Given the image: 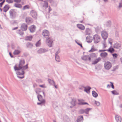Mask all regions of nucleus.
<instances>
[{"instance_id": "obj_1", "label": "nucleus", "mask_w": 122, "mask_h": 122, "mask_svg": "<svg viewBox=\"0 0 122 122\" xmlns=\"http://www.w3.org/2000/svg\"><path fill=\"white\" fill-rule=\"evenodd\" d=\"M25 61L24 59H20L18 65H16L14 66V68L15 71H16V73L18 75H22L24 74V71L28 68V64L24 66Z\"/></svg>"}, {"instance_id": "obj_2", "label": "nucleus", "mask_w": 122, "mask_h": 122, "mask_svg": "<svg viewBox=\"0 0 122 122\" xmlns=\"http://www.w3.org/2000/svg\"><path fill=\"white\" fill-rule=\"evenodd\" d=\"M37 98L38 100L40 102L37 103L38 105L41 106L45 103L46 101L45 99L43 98L42 96L41 95L38 94Z\"/></svg>"}, {"instance_id": "obj_3", "label": "nucleus", "mask_w": 122, "mask_h": 122, "mask_svg": "<svg viewBox=\"0 0 122 122\" xmlns=\"http://www.w3.org/2000/svg\"><path fill=\"white\" fill-rule=\"evenodd\" d=\"M53 40L51 37H49L46 38V44L49 46L51 47L52 46Z\"/></svg>"}, {"instance_id": "obj_4", "label": "nucleus", "mask_w": 122, "mask_h": 122, "mask_svg": "<svg viewBox=\"0 0 122 122\" xmlns=\"http://www.w3.org/2000/svg\"><path fill=\"white\" fill-rule=\"evenodd\" d=\"M111 63L108 61H106L104 65V67L105 69L107 70L110 69L112 67Z\"/></svg>"}, {"instance_id": "obj_5", "label": "nucleus", "mask_w": 122, "mask_h": 122, "mask_svg": "<svg viewBox=\"0 0 122 122\" xmlns=\"http://www.w3.org/2000/svg\"><path fill=\"white\" fill-rule=\"evenodd\" d=\"M94 42L95 44L99 43L101 41V37L99 35L96 34L93 36Z\"/></svg>"}, {"instance_id": "obj_6", "label": "nucleus", "mask_w": 122, "mask_h": 122, "mask_svg": "<svg viewBox=\"0 0 122 122\" xmlns=\"http://www.w3.org/2000/svg\"><path fill=\"white\" fill-rule=\"evenodd\" d=\"M10 17L12 19L15 17V12L14 9L11 10L9 11Z\"/></svg>"}, {"instance_id": "obj_7", "label": "nucleus", "mask_w": 122, "mask_h": 122, "mask_svg": "<svg viewBox=\"0 0 122 122\" xmlns=\"http://www.w3.org/2000/svg\"><path fill=\"white\" fill-rule=\"evenodd\" d=\"M43 36L46 38L49 37L50 34L49 31L46 30H44L42 32Z\"/></svg>"}, {"instance_id": "obj_8", "label": "nucleus", "mask_w": 122, "mask_h": 122, "mask_svg": "<svg viewBox=\"0 0 122 122\" xmlns=\"http://www.w3.org/2000/svg\"><path fill=\"white\" fill-rule=\"evenodd\" d=\"M21 52V49L19 46L17 47V49H15L13 52V53L15 55H18L20 54Z\"/></svg>"}, {"instance_id": "obj_9", "label": "nucleus", "mask_w": 122, "mask_h": 122, "mask_svg": "<svg viewBox=\"0 0 122 122\" xmlns=\"http://www.w3.org/2000/svg\"><path fill=\"white\" fill-rule=\"evenodd\" d=\"M102 36L104 40H106L108 37V34L106 32L103 31L102 32Z\"/></svg>"}, {"instance_id": "obj_10", "label": "nucleus", "mask_w": 122, "mask_h": 122, "mask_svg": "<svg viewBox=\"0 0 122 122\" xmlns=\"http://www.w3.org/2000/svg\"><path fill=\"white\" fill-rule=\"evenodd\" d=\"M29 29L31 32L33 33L35 31L36 27L35 25H32L29 27Z\"/></svg>"}, {"instance_id": "obj_11", "label": "nucleus", "mask_w": 122, "mask_h": 122, "mask_svg": "<svg viewBox=\"0 0 122 122\" xmlns=\"http://www.w3.org/2000/svg\"><path fill=\"white\" fill-rule=\"evenodd\" d=\"M30 14L33 18L35 19L36 18L37 14L36 11L32 10L31 11Z\"/></svg>"}, {"instance_id": "obj_12", "label": "nucleus", "mask_w": 122, "mask_h": 122, "mask_svg": "<svg viewBox=\"0 0 122 122\" xmlns=\"http://www.w3.org/2000/svg\"><path fill=\"white\" fill-rule=\"evenodd\" d=\"M48 50L45 49L41 48L37 51V53L39 54H41L46 52Z\"/></svg>"}, {"instance_id": "obj_13", "label": "nucleus", "mask_w": 122, "mask_h": 122, "mask_svg": "<svg viewBox=\"0 0 122 122\" xmlns=\"http://www.w3.org/2000/svg\"><path fill=\"white\" fill-rule=\"evenodd\" d=\"M81 58L82 60L84 61H86L88 59V60L90 61L91 59V57H89V56H84L81 57Z\"/></svg>"}, {"instance_id": "obj_14", "label": "nucleus", "mask_w": 122, "mask_h": 122, "mask_svg": "<svg viewBox=\"0 0 122 122\" xmlns=\"http://www.w3.org/2000/svg\"><path fill=\"white\" fill-rule=\"evenodd\" d=\"M27 25L25 24H22L21 26V29L23 31H25L27 29Z\"/></svg>"}, {"instance_id": "obj_15", "label": "nucleus", "mask_w": 122, "mask_h": 122, "mask_svg": "<svg viewBox=\"0 0 122 122\" xmlns=\"http://www.w3.org/2000/svg\"><path fill=\"white\" fill-rule=\"evenodd\" d=\"M93 39V38L89 36H87L86 38V41L87 42H91Z\"/></svg>"}, {"instance_id": "obj_16", "label": "nucleus", "mask_w": 122, "mask_h": 122, "mask_svg": "<svg viewBox=\"0 0 122 122\" xmlns=\"http://www.w3.org/2000/svg\"><path fill=\"white\" fill-rule=\"evenodd\" d=\"M76 102V99H72V101L71 102V105L72 106H70V107L72 108L76 105L75 103Z\"/></svg>"}, {"instance_id": "obj_17", "label": "nucleus", "mask_w": 122, "mask_h": 122, "mask_svg": "<svg viewBox=\"0 0 122 122\" xmlns=\"http://www.w3.org/2000/svg\"><path fill=\"white\" fill-rule=\"evenodd\" d=\"M91 33V31L90 29L87 28L86 29L85 32V35H90Z\"/></svg>"}, {"instance_id": "obj_18", "label": "nucleus", "mask_w": 122, "mask_h": 122, "mask_svg": "<svg viewBox=\"0 0 122 122\" xmlns=\"http://www.w3.org/2000/svg\"><path fill=\"white\" fill-rule=\"evenodd\" d=\"M78 100L79 102H79L78 103V104L79 105H82L85 104L88 105V104L86 102H82V101H83V100L82 99L80 100L78 99Z\"/></svg>"}, {"instance_id": "obj_19", "label": "nucleus", "mask_w": 122, "mask_h": 122, "mask_svg": "<svg viewBox=\"0 0 122 122\" xmlns=\"http://www.w3.org/2000/svg\"><path fill=\"white\" fill-rule=\"evenodd\" d=\"M77 26L78 28L82 30H84L85 29V26L81 24H77Z\"/></svg>"}, {"instance_id": "obj_20", "label": "nucleus", "mask_w": 122, "mask_h": 122, "mask_svg": "<svg viewBox=\"0 0 122 122\" xmlns=\"http://www.w3.org/2000/svg\"><path fill=\"white\" fill-rule=\"evenodd\" d=\"M115 119L117 122H121V118L120 116L118 115H116L115 116Z\"/></svg>"}, {"instance_id": "obj_21", "label": "nucleus", "mask_w": 122, "mask_h": 122, "mask_svg": "<svg viewBox=\"0 0 122 122\" xmlns=\"http://www.w3.org/2000/svg\"><path fill=\"white\" fill-rule=\"evenodd\" d=\"M26 21L27 23L29 24L32 22V20L31 18L27 17L26 18Z\"/></svg>"}, {"instance_id": "obj_22", "label": "nucleus", "mask_w": 122, "mask_h": 122, "mask_svg": "<svg viewBox=\"0 0 122 122\" xmlns=\"http://www.w3.org/2000/svg\"><path fill=\"white\" fill-rule=\"evenodd\" d=\"M41 5L43 7L47 8L48 7V4L47 2L46 1H44L41 3Z\"/></svg>"}, {"instance_id": "obj_23", "label": "nucleus", "mask_w": 122, "mask_h": 122, "mask_svg": "<svg viewBox=\"0 0 122 122\" xmlns=\"http://www.w3.org/2000/svg\"><path fill=\"white\" fill-rule=\"evenodd\" d=\"M10 8L9 6V5H6L3 8L4 11L5 12H6L7 11L9 10Z\"/></svg>"}, {"instance_id": "obj_24", "label": "nucleus", "mask_w": 122, "mask_h": 122, "mask_svg": "<svg viewBox=\"0 0 122 122\" xmlns=\"http://www.w3.org/2000/svg\"><path fill=\"white\" fill-rule=\"evenodd\" d=\"M48 81L49 83L51 85H53L54 84H55V82L53 80H51L50 79H48Z\"/></svg>"}, {"instance_id": "obj_25", "label": "nucleus", "mask_w": 122, "mask_h": 122, "mask_svg": "<svg viewBox=\"0 0 122 122\" xmlns=\"http://www.w3.org/2000/svg\"><path fill=\"white\" fill-rule=\"evenodd\" d=\"M107 56V54L106 52H102L101 53L100 56L103 58L106 57Z\"/></svg>"}, {"instance_id": "obj_26", "label": "nucleus", "mask_w": 122, "mask_h": 122, "mask_svg": "<svg viewBox=\"0 0 122 122\" xmlns=\"http://www.w3.org/2000/svg\"><path fill=\"white\" fill-rule=\"evenodd\" d=\"M91 89V88L89 86H87L84 87V91L87 93H88L89 92V90Z\"/></svg>"}, {"instance_id": "obj_27", "label": "nucleus", "mask_w": 122, "mask_h": 122, "mask_svg": "<svg viewBox=\"0 0 122 122\" xmlns=\"http://www.w3.org/2000/svg\"><path fill=\"white\" fill-rule=\"evenodd\" d=\"M83 121V117L82 116H79L78 118L77 122H82Z\"/></svg>"}, {"instance_id": "obj_28", "label": "nucleus", "mask_w": 122, "mask_h": 122, "mask_svg": "<svg viewBox=\"0 0 122 122\" xmlns=\"http://www.w3.org/2000/svg\"><path fill=\"white\" fill-rule=\"evenodd\" d=\"M113 47L114 48L118 49L120 47V45L119 44L117 43L114 44Z\"/></svg>"}, {"instance_id": "obj_29", "label": "nucleus", "mask_w": 122, "mask_h": 122, "mask_svg": "<svg viewBox=\"0 0 122 122\" xmlns=\"http://www.w3.org/2000/svg\"><path fill=\"white\" fill-rule=\"evenodd\" d=\"M101 60V58L100 57H99L97 59L95 60L92 63V64H96L99 61Z\"/></svg>"}, {"instance_id": "obj_30", "label": "nucleus", "mask_w": 122, "mask_h": 122, "mask_svg": "<svg viewBox=\"0 0 122 122\" xmlns=\"http://www.w3.org/2000/svg\"><path fill=\"white\" fill-rule=\"evenodd\" d=\"M107 51L108 52H110L111 53H112L114 51V50L112 47V46H111L107 50Z\"/></svg>"}, {"instance_id": "obj_31", "label": "nucleus", "mask_w": 122, "mask_h": 122, "mask_svg": "<svg viewBox=\"0 0 122 122\" xmlns=\"http://www.w3.org/2000/svg\"><path fill=\"white\" fill-rule=\"evenodd\" d=\"M14 6L16 7L19 8H21L22 6L21 4L19 3H15L14 4Z\"/></svg>"}, {"instance_id": "obj_32", "label": "nucleus", "mask_w": 122, "mask_h": 122, "mask_svg": "<svg viewBox=\"0 0 122 122\" xmlns=\"http://www.w3.org/2000/svg\"><path fill=\"white\" fill-rule=\"evenodd\" d=\"M92 94L93 96L95 98L97 97L98 96V95L94 91H92Z\"/></svg>"}, {"instance_id": "obj_33", "label": "nucleus", "mask_w": 122, "mask_h": 122, "mask_svg": "<svg viewBox=\"0 0 122 122\" xmlns=\"http://www.w3.org/2000/svg\"><path fill=\"white\" fill-rule=\"evenodd\" d=\"M32 38V36L26 37L25 39L26 40L31 41Z\"/></svg>"}, {"instance_id": "obj_34", "label": "nucleus", "mask_w": 122, "mask_h": 122, "mask_svg": "<svg viewBox=\"0 0 122 122\" xmlns=\"http://www.w3.org/2000/svg\"><path fill=\"white\" fill-rule=\"evenodd\" d=\"M26 46L27 47L31 48L33 46V45L32 43L28 42L26 44Z\"/></svg>"}, {"instance_id": "obj_35", "label": "nucleus", "mask_w": 122, "mask_h": 122, "mask_svg": "<svg viewBox=\"0 0 122 122\" xmlns=\"http://www.w3.org/2000/svg\"><path fill=\"white\" fill-rule=\"evenodd\" d=\"M92 108H87L85 109V113L87 114H88L89 112L92 110Z\"/></svg>"}, {"instance_id": "obj_36", "label": "nucleus", "mask_w": 122, "mask_h": 122, "mask_svg": "<svg viewBox=\"0 0 122 122\" xmlns=\"http://www.w3.org/2000/svg\"><path fill=\"white\" fill-rule=\"evenodd\" d=\"M55 59L57 61L59 62L60 61V57L59 55L55 56Z\"/></svg>"}, {"instance_id": "obj_37", "label": "nucleus", "mask_w": 122, "mask_h": 122, "mask_svg": "<svg viewBox=\"0 0 122 122\" xmlns=\"http://www.w3.org/2000/svg\"><path fill=\"white\" fill-rule=\"evenodd\" d=\"M24 74H23L22 75H18L17 74V76L18 77V78L21 79L23 78L24 77Z\"/></svg>"}, {"instance_id": "obj_38", "label": "nucleus", "mask_w": 122, "mask_h": 122, "mask_svg": "<svg viewBox=\"0 0 122 122\" xmlns=\"http://www.w3.org/2000/svg\"><path fill=\"white\" fill-rule=\"evenodd\" d=\"M111 92L114 95H118V93L115 90L112 91Z\"/></svg>"}, {"instance_id": "obj_39", "label": "nucleus", "mask_w": 122, "mask_h": 122, "mask_svg": "<svg viewBox=\"0 0 122 122\" xmlns=\"http://www.w3.org/2000/svg\"><path fill=\"white\" fill-rule=\"evenodd\" d=\"M122 7V0H121V1L119 3V5L118 6V8H121Z\"/></svg>"}, {"instance_id": "obj_40", "label": "nucleus", "mask_w": 122, "mask_h": 122, "mask_svg": "<svg viewBox=\"0 0 122 122\" xmlns=\"http://www.w3.org/2000/svg\"><path fill=\"white\" fill-rule=\"evenodd\" d=\"M29 6L28 5H25L24 6L23 8V10H24L26 9H28L29 8Z\"/></svg>"}, {"instance_id": "obj_41", "label": "nucleus", "mask_w": 122, "mask_h": 122, "mask_svg": "<svg viewBox=\"0 0 122 122\" xmlns=\"http://www.w3.org/2000/svg\"><path fill=\"white\" fill-rule=\"evenodd\" d=\"M85 110L83 109H81L79 111V112L81 114H82L85 113Z\"/></svg>"}, {"instance_id": "obj_42", "label": "nucleus", "mask_w": 122, "mask_h": 122, "mask_svg": "<svg viewBox=\"0 0 122 122\" xmlns=\"http://www.w3.org/2000/svg\"><path fill=\"white\" fill-rule=\"evenodd\" d=\"M75 42L77 44L79 45L81 47H82V46L81 43H80L79 41L76 40H75Z\"/></svg>"}, {"instance_id": "obj_43", "label": "nucleus", "mask_w": 122, "mask_h": 122, "mask_svg": "<svg viewBox=\"0 0 122 122\" xmlns=\"http://www.w3.org/2000/svg\"><path fill=\"white\" fill-rule=\"evenodd\" d=\"M41 45V42H40V40H39L38 42L36 43V46L38 47L39 46Z\"/></svg>"}, {"instance_id": "obj_44", "label": "nucleus", "mask_w": 122, "mask_h": 122, "mask_svg": "<svg viewBox=\"0 0 122 122\" xmlns=\"http://www.w3.org/2000/svg\"><path fill=\"white\" fill-rule=\"evenodd\" d=\"M108 42L109 43L111 44V46H112V40L111 38H109L108 40Z\"/></svg>"}, {"instance_id": "obj_45", "label": "nucleus", "mask_w": 122, "mask_h": 122, "mask_svg": "<svg viewBox=\"0 0 122 122\" xmlns=\"http://www.w3.org/2000/svg\"><path fill=\"white\" fill-rule=\"evenodd\" d=\"M90 56L91 58H94L96 57V56L95 54L94 53H92L90 55Z\"/></svg>"}, {"instance_id": "obj_46", "label": "nucleus", "mask_w": 122, "mask_h": 122, "mask_svg": "<svg viewBox=\"0 0 122 122\" xmlns=\"http://www.w3.org/2000/svg\"><path fill=\"white\" fill-rule=\"evenodd\" d=\"M95 103L97 106H99L100 105V102L96 101H95Z\"/></svg>"}, {"instance_id": "obj_47", "label": "nucleus", "mask_w": 122, "mask_h": 122, "mask_svg": "<svg viewBox=\"0 0 122 122\" xmlns=\"http://www.w3.org/2000/svg\"><path fill=\"white\" fill-rule=\"evenodd\" d=\"M6 1L8 3H12L13 2V0H6Z\"/></svg>"}, {"instance_id": "obj_48", "label": "nucleus", "mask_w": 122, "mask_h": 122, "mask_svg": "<svg viewBox=\"0 0 122 122\" xmlns=\"http://www.w3.org/2000/svg\"><path fill=\"white\" fill-rule=\"evenodd\" d=\"M114 58H117V55L116 54H112Z\"/></svg>"}, {"instance_id": "obj_49", "label": "nucleus", "mask_w": 122, "mask_h": 122, "mask_svg": "<svg viewBox=\"0 0 122 122\" xmlns=\"http://www.w3.org/2000/svg\"><path fill=\"white\" fill-rule=\"evenodd\" d=\"M35 91L36 93H38V92H40V89L39 88H37L36 89Z\"/></svg>"}, {"instance_id": "obj_50", "label": "nucleus", "mask_w": 122, "mask_h": 122, "mask_svg": "<svg viewBox=\"0 0 122 122\" xmlns=\"http://www.w3.org/2000/svg\"><path fill=\"white\" fill-rule=\"evenodd\" d=\"M60 52V50H59L55 54V55L56 56H57L58 55V54H59Z\"/></svg>"}, {"instance_id": "obj_51", "label": "nucleus", "mask_w": 122, "mask_h": 122, "mask_svg": "<svg viewBox=\"0 0 122 122\" xmlns=\"http://www.w3.org/2000/svg\"><path fill=\"white\" fill-rule=\"evenodd\" d=\"M14 2L16 3H19L21 1V0H14Z\"/></svg>"}, {"instance_id": "obj_52", "label": "nucleus", "mask_w": 122, "mask_h": 122, "mask_svg": "<svg viewBox=\"0 0 122 122\" xmlns=\"http://www.w3.org/2000/svg\"><path fill=\"white\" fill-rule=\"evenodd\" d=\"M39 86L42 88H46V86H45L44 85H40Z\"/></svg>"}, {"instance_id": "obj_53", "label": "nucleus", "mask_w": 122, "mask_h": 122, "mask_svg": "<svg viewBox=\"0 0 122 122\" xmlns=\"http://www.w3.org/2000/svg\"><path fill=\"white\" fill-rule=\"evenodd\" d=\"M96 51V50L95 49H94L92 48L91 50L89 51V52H93Z\"/></svg>"}, {"instance_id": "obj_54", "label": "nucleus", "mask_w": 122, "mask_h": 122, "mask_svg": "<svg viewBox=\"0 0 122 122\" xmlns=\"http://www.w3.org/2000/svg\"><path fill=\"white\" fill-rule=\"evenodd\" d=\"M56 89H57L58 88V87L57 85H55V84H54L53 85Z\"/></svg>"}, {"instance_id": "obj_55", "label": "nucleus", "mask_w": 122, "mask_h": 122, "mask_svg": "<svg viewBox=\"0 0 122 122\" xmlns=\"http://www.w3.org/2000/svg\"><path fill=\"white\" fill-rule=\"evenodd\" d=\"M110 83L111 84V86H112V88L113 89H114V86L113 85V83L112 82H110Z\"/></svg>"}, {"instance_id": "obj_56", "label": "nucleus", "mask_w": 122, "mask_h": 122, "mask_svg": "<svg viewBox=\"0 0 122 122\" xmlns=\"http://www.w3.org/2000/svg\"><path fill=\"white\" fill-rule=\"evenodd\" d=\"M107 23L108 24V25H110L111 24V21L110 20H109V21H107Z\"/></svg>"}, {"instance_id": "obj_57", "label": "nucleus", "mask_w": 122, "mask_h": 122, "mask_svg": "<svg viewBox=\"0 0 122 122\" xmlns=\"http://www.w3.org/2000/svg\"><path fill=\"white\" fill-rule=\"evenodd\" d=\"M103 44V47L104 48H105L107 47V45L106 44Z\"/></svg>"}, {"instance_id": "obj_58", "label": "nucleus", "mask_w": 122, "mask_h": 122, "mask_svg": "<svg viewBox=\"0 0 122 122\" xmlns=\"http://www.w3.org/2000/svg\"><path fill=\"white\" fill-rule=\"evenodd\" d=\"M107 50H99V51L100 52H101V51H107Z\"/></svg>"}, {"instance_id": "obj_59", "label": "nucleus", "mask_w": 122, "mask_h": 122, "mask_svg": "<svg viewBox=\"0 0 122 122\" xmlns=\"http://www.w3.org/2000/svg\"><path fill=\"white\" fill-rule=\"evenodd\" d=\"M18 28V27H16L12 29V30H14L17 29Z\"/></svg>"}, {"instance_id": "obj_60", "label": "nucleus", "mask_w": 122, "mask_h": 122, "mask_svg": "<svg viewBox=\"0 0 122 122\" xmlns=\"http://www.w3.org/2000/svg\"><path fill=\"white\" fill-rule=\"evenodd\" d=\"M37 86V85L36 84H34L33 85V86L34 87H35Z\"/></svg>"}, {"instance_id": "obj_61", "label": "nucleus", "mask_w": 122, "mask_h": 122, "mask_svg": "<svg viewBox=\"0 0 122 122\" xmlns=\"http://www.w3.org/2000/svg\"><path fill=\"white\" fill-rule=\"evenodd\" d=\"M106 40H104V41L102 43L103 44H106V41H105Z\"/></svg>"}, {"instance_id": "obj_62", "label": "nucleus", "mask_w": 122, "mask_h": 122, "mask_svg": "<svg viewBox=\"0 0 122 122\" xmlns=\"http://www.w3.org/2000/svg\"><path fill=\"white\" fill-rule=\"evenodd\" d=\"M3 4L1 2V3H0V6L1 7L2 6V5H3Z\"/></svg>"}, {"instance_id": "obj_63", "label": "nucleus", "mask_w": 122, "mask_h": 122, "mask_svg": "<svg viewBox=\"0 0 122 122\" xmlns=\"http://www.w3.org/2000/svg\"><path fill=\"white\" fill-rule=\"evenodd\" d=\"M20 31V30H17V32L18 33H19V34H20V35H21V34H20V33H19V32Z\"/></svg>"}, {"instance_id": "obj_64", "label": "nucleus", "mask_w": 122, "mask_h": 122, "mask_svg": "<svg viewBox=\"0 0 122 122\" xmlns=\"http://www.w3.org/2000/svg\"><path fill=\"white\" fill-rule=\"evenodd\" d=\"M107 87L108 88H109V87H110V85H109V84H108L107 85Z\"/></svg>"}]
</instances>
